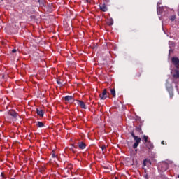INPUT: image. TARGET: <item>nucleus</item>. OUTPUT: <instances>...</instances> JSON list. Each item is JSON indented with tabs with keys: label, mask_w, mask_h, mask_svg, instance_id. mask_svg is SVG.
Masks as SVG:
<instances>
[{
	"label": "nucleus",
	"mask_w": 179,
	"mask_h": 179,
	"mask_svg": "<svg viewBox=\"0 0 179 179\" xmlns=\"http://www.w3.org/2000/svg\"><path fill=\"white\" fill-rule=\"evenodd\" d=\"M131 136L132 138H134L135 142L133 145V148L136 149V148L139 146V143H141V138L138 136H135V134H134V132L131 133Z\"/></svg>",
	"instance_id": "f257e3e1"
},
{
	"label": "nucleus",
	"mask_w": 179,
	"mask_h": 179,
	"mask_svg": "<svg viewBox=\"0 0 179 179\" xmlns=\"http://www.w3.org/2000/svg\"><path fill=\"white\" fill-rule=\"evenodd\" d=\"M107 97H108V96L107 95V89H104L102 94H99V98L101 99V100H106Z\"/></svg>",
	"instance_id": "f03ea898"
},
{
	"label": "nucleus",
	"mask_w": 179,
	"mask_h": 179,
	"mask_svg": "<svg viewBox=\"0 0 179 179\" xmlns=\"http://www.w3.org/2000/svg\"><path fill=\"white\" fill-rule=\"evenodd\" d=\"M171 62L175 65L176 68H178L179 66V59L178 57H173L171 59Z\"/></svg>",
	"instance_id": "7ed1b4c3"
},
{
	"label": "nucleus",
	"mask_w": 179,
	"mask_h": 179,
	"mask_svg": "<svg viewBox=\"0 0 179 179\" xmlns=\"http://www.w3.org/2000/svg\"><path fill=\"white\" fill-rule=\"evenodd\" d=\"M160 5H161V3L158 2L157 8V12L158 15H162V13H163V9H164V8L159 7V6H160Z\"/></svg>",
	"instance_id": "20e7f679"
},
{
	"label": "nucleus",
	"mask_w": 179,
	"mask_h": 179,
	"mask_svg": "<svg viewBox=\"0 0 179 179\" xmlns=\"http://www.w3.org/2000/svg\"><path fill=\"white\" fill-rule=\"evenodd\" d=\"M77 104L81 107V108H84V110H86V104H85V102L82 101H77Z\"/></svg>",
	"instance_id": "39448f33"
},
{
	"label": "nucleus",
	"mask_w": 179,
	"mask_h": 179,
	"mask_svg": "<svg viewBox=\"0 0 179 179\" xmlns=\"http://www.w3.org/2000/svg\"><path fill=\"white\" fill-rule=\"evenodd\" d=\"M99 7L102 12H107V6L106 4H100Z\"/></svg>",
	"instance_id": "423d86ee"
},
{
	"label": "nucleus",
	"mask_w": 179,
	"mask_h": 179,
	"mask_svg": "<svg viewBox=\"0 0 179 179\" xmlns=\"http://www.w3.org/2000/svg\"><path fill=\"white\" fill-rule=\"evenodd\" d=\"M36 113L39 117H44V111L42 109H36Z\"/></svg>",
	"instance_id": "0eeeda50"
},
{
	"label": "nucleus",
	"mask_w": 179,
	"mask_h": 179,
	"mask_svg": "<svg viewBox=\"0 0 179 179\" xmlns=\"http://www.w3.org/2000/svg\"><path fill=\"white\" fill-rule=\"evenodd\" d=\"M145 146L146 148H148V149H153V143H152V142L148 141L147 143H145Z\"/></svg>",
	"instance_id": "6e6552de"
},
{
	"label": "nucleus",
	"mask_w": 179,
	"mask_h": 179,
	"mask_svg": "<svg viewBox=\"0 0 179 179\" xmlns=\"http://www.w3.org/2000/svg\"><path fill=\"white\" fill-rule=\"evenodd\" d=\"M78 148L80 149H85V148H86V144H85L83 142L79 143Z\"/></svg>",
	"instance_id": "1a4fd4ad"
},
{
	"label": "nucleus",
	"mask_w": 179,
	"mask_h": 179,
	"mask_svg": "<svg viewBox=\"0 0 179 179\" xmlns=\"http://www.w3.org/2000/svg\"><path fill=\"white\" fill-rule=\"evenodd\" d=\"M173 76L176 78L178 79V78H179V71L178 70H176L175 73L173 74Z\"/></svg>",
	"instance_id": "9d476101"
},
{
	"label": "nucleus",
	"mask_w": 179,
	"mask_h": 179,
	"mask_svg": "<svg viewBox=\"0 0 179 179\" xmlns=\"http://www.w3.org/2000/svg\"><path fill=\"white\" fill-rule=\"evenodd\" d=\"M36 126L38 128H43V127H44V123H43L42 122H36Z\"/></svg>",
	"instance_id": "9b49d317"
},
{
	"label": "nucleus",
	"mask_w": 179,
	"mask_h": 179,
	"mask_svg": "<svg viewBox=\"0 0 179 179\" xmlns=\"http://www.w3.org/2000/svg\"><path fill=\"white\" fill-rule=\"evenodd\" d=\"M162 167H164V169H162V171H166V170H167V169H169V166L166 163L162 164Z\"/></svg>",
	"instance_id": "f8f14e48"
},
{
	"label": "nucleus",
	"mask_w": 179,
	"mask_h": 179,
	"mask_svg": "<svg viewBox=\"0 0 179 179\" xmlns=\"http://www.w3.org/2000/svg\"><path fill=\"white\" fill-rule=\"evenodd\" d=\"M10 115H11V117H13L14 118H16V117H17V113H16V112L15 111L10 112Z\"/></svg>",
	"instance_id": "ddd939ff"
},
{
	"label": "nucleus",
	"mask_w": 179,
	"mask_h": 179,
	"mask_svg": "<svg viewBox=\"0 0 179 179\" xmlns=\"http://www.w3.org/2000/svg\"><path fill=\"white\" fill-rule=\"evenodd\" d=\"M72 96H65V98H64V100L66 101H71V100H72Z\"/></svg>",
	"instance_id": "4468645a"
},
{
	"label": "nucleus",
	"mask_w": 179,
	"mask_h": 179,
	"mask_svg": "<svg viewBox=\"0 0 179 179\" xmlns=\"http://www.w3.org/2000/svg\"><path fill=\"white\" fill-rule=\"evenodd\" d=\"M143 139L145 143H147L148 142L150 141L148 140V139H149V137L148 136H145V135L143 136Z\"/></svg>",
	"instance_id": "2eb2a0df"
},
{
	"label": "nucleus",
	"mask_w": 179,
	"mask_h": 179,
	"mask_svg": "<svg viewBox=\"0 0 179 179\" xmlns=\"http://www.w3.org/2000/svg\"><path fill=\"white\" fill-rule=\"evenodd\" d=\"M169 92V94L171 96V97H173V88L170 87L169 90H168Z\"/></svg>",
	"instance_id": "dca6fc26"
},
{
	"label": "nucleus",
	"mask_w": 179,
	"mask_h": 179,
	"mask_svg": "<svg viewBox=\"0 0 179 179\" xmlns=\"http://www.w3.org/2000/svg\"><path fill=\"white\" fill-rule=\"evenodd\" d=\"M108 24L109 26H113V24H114V21L113 20H109L108 22Z\"/></svg>",
	"instance_id": "f3484780"
},
{
	"label": "nucleus",
	"mask_w": 179,
	"mask_h": 179,
	"mask_svg": "<svg viewBox=\"0 0 179 179\" xmlns=\"http://www.w3.org/2000/svg\"><path fill=\"white\" fill-rule=\"evenodd\" d=\"M110 93L113 94V97H115V90H110Z\"/></svg>",
	"instance_id": "a211bd4d"
},
{
	"label": "nucleus",
	"mask_w": 179,
	"mask_h": 179,
	"mask_svg": "<svg viewBox=\"0 0 179 179\" xmlns=\"http://www.w3.org/2000/svg\"><path fill=\"white\" fill-rule=\"evenodd\" d=\"M171 22H174V20H176V15H172L171 17Z\"/></svg>",
	"instance_id": "6ab92c4d"
},
{
	"label": "nucleus",
	"mask_w": 179,
	"mask_h": 179,
	"mask_svg": "<svg viewBox=\"0 0 179 179\" xmlns=\"http://www.w3.org/2000/svg\"><path fill=\"white\" fill-rule=\"evenodd\" d=\"M101 149L102 150V152H104V150H106V145H102Z\"/></svg>",
	"instance_id": "aec40b11"
},
{
	"label": "nucleus",
	"mask_w": 179,
	"mask_h": 179,
	"mask_svg": "<svg viewBox=\"0 0 179 179\" xmlns=\"http://www.w3.org/2000/svg\"><path fill=\"white\" fill-rule=\"evenodd\" d=\"M12 52H13V53L16 52V50H15V49L13 50H12Z\"/></svg>",
	"instance_id": "412c9836"
},
{
	"label": "nucleus",
	"mask_w": 179,
	"mask_h": 179,
	"mask_svg": "<svg viewBox=\"0 0 179 179\" xmlns=\"http://www.w3.org/2000/svg\"><path fill=\"white\" fill-rule=\"evenodd\" d=\"M86 2L90 3V0H86Z\"/></svg>",
	"instance_id": "4be33fe9"
},
{
	"label": "nucleus",
	"mask_w": 179,
	"mask_h": 179,
	"mask_svg": "<svg viewBox=\"0 0 179 179\" xmlns=\"http://www.w3.org/2000/svg\"><path fill=\"white\" fill-rule=\"evenodd\" d=\"M162 145H164V141H162Z\"/></svg>",
	"instance_id": "5701e85b"
},
{
	"label": "nucleus",
	"mask_w": 179,
	"mask_h": 179,
	"mask_svg": "<svg viewBox=\"0 0 179 179\" xmlns=\"http://www.w3.org/2000/svg\"><path fill=\"white\" fill-rule=\"evenodd\" d=\"M135 152H136H136H138V150H136Z\"/></svg>",
	"instance_id": "b1692460"
},
{
	"label": "nucleus",
	"mask_w": 179,
	"mask_h": 179,
	"mask_svg": "<svg viewBox=\"0 0 179 179\" xmlns=\"http://www.w3.org/2000/svg\"><path fill=\"white\" fill-rule=\"evenodd\" d=\"M115 179H118V177H115Z\"/></svg>",
	"instance_id": "393cba45"
},
{
	"label": "nucleus",
	"mask_w": 179,
	"mask_h": 179,
	"mask_svg": "<svg viewBox=\"0 0 179 179\" xmlns=\"http://www.w3.org/2000/svg\"><path fill=\"white\" fill-rule=\"evenodd\" d=\"M178 15H179V10H178Z\"/></svg>",
	"instance_id": "a878e982"
}]
</instances>
